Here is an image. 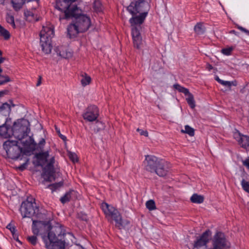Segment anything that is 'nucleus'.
<instances>
[{
	"mask_svg": "<svg viewBox=\"0 0 249 249\" xmlns=\"http://www.w3.org/2000/svg\"><path fill=\"white\" fill-rule=\"evenodd\" d=\"M71 18H72V22L68 26V34L70 38L75 37L79 33L87 31L91 25L90 18L86 14H82V11L79 8L72 11Z\"/></svg>",
	"mask_w": 249,
	"mask_h": 249,
	"instance_id": "nucleus-1",
	"label": "nucleus"
},
{
	"mask_svg": "<svg viewBox=\"0 0 249 249\" xmlns=\"http://www.w3.org/2000/svg\"><path fill=\"white\" fill-rule=\"evenodd\" d=\"M29 123L25 120H22L18 123H15L12 128L13 135L24 146H36L37 144L34 139L28 134L30 131Z\"/></svg>",
	"mask_w": 249,
	"mask_h": 249,
	"instance_id": "nucleus-2",
	"label": "nucleus"
},
{
	"mask_svg": "<svg viewBox=\"0 0 249 249\" xmlns=\"http://www.w3.org/2000/svg\"><path fill=\"white\" fill-rule=\"evenodd\" d=\"M143 161L144 169L151 173H155L160 177L166 176L168 172L167 163L153 155H146Z\"/></svg>",
	"mask_w": 249,
	"mask_h": 249,
	"instance_id": "nucleus-3",
	"label": "nucleus"
},
{
	"mask_svg": "<svg viewBox=\"0 0 249 249\" xmlns=\"http://www.w3.org/2000/svg\"><path fill=\"white\" fill-rule=\"evenodd\" d=\"M54 35V31L52 25L43 26L42 29L40 32V45L42 51L45 54H49L51 52L52 38Z\"/></svg>",
	"mask_w": 249,
	"mask_h": 249,
	"instance_id": "nucleus-4",
	"label": "nucleus"
},
{
	"mask_svg": "<svg viewBox=\"0 0 249 249\" xmlns=\"http://www.w3.org/2000/svg\"><path fill=\"white\" fill-rule=\"evenodd\" d=\"M101 207L108 221L114 220L116 227L119 229L124 227L122 216L117 209L105 202L102 204Z\"/></svg>",
	"mask_w": 249,
	"mask_h": 249,
	"instance_id": "nucleus-5",
	"label": "nucleus"
},
{
	"mask_svg": "<svg viewBox=\"0 0 249 249\" xmlns=\"http://www.w3.org/2000/svg\"><path fill=\"white\" fill-rule=\"evenodd\" d=\"M20 212L23 218L37 217L39 214V208L34 200L31 201L27 199L23 201L20 208Z\"/></svg>",
	"mask_w": 249,
	"mask_h": 249,
	"instance_id": "nucleus-6",
	"label": "nucleus"
},
{
	"mask_svg": "<svg viewBox=\"0 0 249 249\" xmlns=\"http://www.w3.org/2000/svg\"><path fill=\"white\" fill-rule=\"evenodd\" d=\"M3 148L8 157L13 160L18 159L22 153V148L17 141L7 140L3 143Z\"/></svg>",
	"mask_w": 249,
	"mask_h": 249,
	"instance_id": "nucleus-7",
	"label": "nucleus"
},
{
	"mask_svg": "<svg viewBox=\"0 0 249 249\" xmlns=\"http://www.w3.org/2000/svg\"><path fill=\"white\" fill-rule=\"evenodd\" d=\"M43 240L47 249H64L65 243L58 240L55 233L51 231L48 233L47 236H43Z\"/></svg>",
	"mask_w": 249,
	"mask_h": 249,
	"instance_id": "nucleus-8",
	"label": "nucleus"
},
{
	"mask_svg": "<svg viewBox=\"0 0 249 249\" xmlns=\"http://www.w3.org/2000/svg\"><path fill=\"white\" fill-rule=\"evenodd\" d=\"M127 10L132 15L145 13L147 15L149 10V5L147 1L144 0H138L136 2H132L127 6Z\"/></svg>",
	"mask_w": 249,
	"mask_h": 249,
	"instance_id": "nucleus-9",
	"label": "nucleus"
},
{
	"mask_svg": "<svg viewBox=\"0 0 249 249\" xmlns=\"http://www.w3.org/2000/svg\"><path fill=\"white\" fill-rule=\"evenodd\" d=\"M56 8L58 10L64 13V17L62 18L61 16L60 20L62 19H68L71 17L72 11L74 9L76 11L78 8L76 5H71L67 0H59L56 1Z\"/></svg>",
	"mask_w": 249,
	"mask_h": 249,
	"instance_id": "nucleus-10",
	"label": "nucleus"
},
{
	"mask_svg": "<svg viewBox=\"0 0 249 249\" xmlns=\"http://www.w3.org/2000/svg\"><path fill=\"white\" fill-rule=\"evenodd\" d=\"M55 162L54 157H52L50 160L49 162L43 170L42 176L44 179L49 182H51L54 180V168L53 164Z\"/></svg>",
	"mask_w": 249,
	"mask_h": 249,
	"instance_id": "nucleus-11",
	"label": "nucleus"
},
{
	"mask_svg": "<svg viewBox=\"0 0 249 249\" xmlns=\"http://www.w3.org/2000/svg\"><path fill=\"white\" fill-rule=\"evenodd\" d=\"M99 116L98 107L94 105L88 107L85 112L83 114L84 119L89 122L95 121Z\"/></svg>",
	"mask_w": 249,
	"mask_h": 249,
	"instance_id": "nucleus-12",
	"label": "nucleus"
},
{
	"mask_svg": "<svg viewBox=\"0 0 249 249\" xmlns=\"http://www.w3.org/2000/svg\"><path fill=\"white\" fill-rule=\"evenodd\" d=\"M141 27H134L132 28L131 34L133 41L134 46L139 49L142 44V37L140 33Z\"/></svg>",
	"mask_w": 249,
	"mask_h": 249,
	"instance_id": "nucleus-13",
	"label": "nucleus"
},
{
	"mask_svg": "<svg viewBox=\"0 0 249 249\" xmlns=\"http://www.w3.org/2000/svg\"><path fill=\"white\" fill-rule=\"evenodd\" d=\"M211 231L210 230L206 231L197 239L194 244L195 248H200L202 246H206L207 244L209 242L211 236Z\"/></svg>",
	"mask_w": 249,
	"mask_h": 249,
	"instance_id": "nucleus-14",
	"label": "nucleus"
},
{
	"mask_svg": "<svg viewBox=\"0 0 249 249\" xmlns=\"http://www.w3.org/2000/svg\"><path fill=\"white\" fill-rule=\"evenodd\" d=\"M146 16V13H141L139 16L132 15V17L129 19L132 28L136 26H140L141 28V25L143 23Z\"/></svg>",
	"mask_w": 249,
	"mask_h": 249,
	"instance_id": "nucleus-15",
	"label": "nucleus"
},
{
	"mask_svg": "<svg viewBox=\"0 0 249 249\" xmlns=\"http://www.w3.org/2000/svg\"><path fill=\"white\" fill-rule=\"evenodd\" d=\"M239 139L237 140L239 144L243 148L249 151V137L247 135L238 134Z\"/></svg>",
	"mask_w": 249,
	"mask_h": 249,
	"instance_id": "nucleus-16",
	"label": "nucleus"
},
{
	"mask_svg": "<svg viewBox=\"0 0 249 249\" xmlns=\"http://www.w3.org/2000/svg\"><path fill=\"white\" fill-rule=\"evenodd\" d=\"M10 127L5 124L0 126V136L7 138L10 136L8 131Z\"/></svg>",
	"mask_w": 249,
	"mask_h": 249,
	"instance_id": "nucleus-17",
	"label": "nucleus"
},
{
	"mask_svg": "<svg viewBox=\"0 0 249 249\" xmlns=\"http://www.w3.org/2000/svg\"><path fill=\"white\" fill-rule=\"evenodd\" d=\"M192 202L197 204L202 203L204 201V197L202 196L194 194L190 198Z\"/></svg>",
	"mask_w": 249,
	"mask_h": 249,
	"instance_id": "nucleus-18",
	"label": "nucleus"
},
{
	"mask_svg": "<svg viewBox=\"0 0 249 249\" xmlns=\"http://www.w3.org/2000/svg\"><path fill=\"white\" fill-rule=\"evenodd\" d=\"M194 31L197 35H202L205 32V28L202 23L199 22L195 26Z\"/></svg>",
	"mask_w": 249,
	"mask_h": 249,
	"instance_id": "nucleus-19",
	"label": "nucleus"
},
{
	"mask_svg": "<svg viewBox=\"0 0 249 249\" xmlns=\"http://www.w3.org/2000/svg\"><path fill=\"white\" fill-rule=\"evenodd\" d=\"M74 191L71 190L67 192L65 195L60 198V201L62 203L65 204V203L69 202L71 198V195L74 193Z\"/></svg>",
	"mask_w": 249,
	"mask_h": 249,
	"instance_id": "nucleus-20",
	"label": "nucleus"
},
{
	"mask_svg": "<svg viewBox=\"0 0 249 249\" xmlns=\"http://www.w3.org/2000/svg\"><path fill=\"white\" fill-rule=\"evenodd\" d=\"M82 79H81V84L83 86L85 87L89 85L91 81V78L86 73H84L82 75Z\"/></svg>",
	"mask_w": 249,
	"mask_h": 249,
	"instance_id": "nucleus-21",
	"label": "nucleus"
},
{
	"mask_svg": "<svg viewBox=\"0 0 249 249\" xmlns=\"http://www.w3.org/2000/svg\"><path fill=\"white\" fill-rule=\"evenodd\" d=\"M0 35L3 36L5 40L8 39L10 37V33L8 30L4 28L0 25Z\"/></svg>",
	"mask_w": 249,
	"mask_h": 249,
	"instance_id": "nucleus-22",
	"label": "nucleus"
},
{
	"mask_svg": "<svg viewBox=\"0 0 249 249\" xmlns=\"http://www.w3.org/2000/svg\"><path fill=\"white\" fill-rule=\"evenodd\" d=\"M175 89L178 90L180 92L183 93L185 95H187L189 93V91L187 89H186L178 84H175L173 85Z\"/></svg>",
	"mask_w": 249,
	"mask_h": 249,
	"instance_id": "nucleus-23",
	"label": "nucleus"
},
{
	"mask_svg": "<svg viewBox=\"0 0 249 249\" xmlns=\"http://www.w3.org/2000/svg\"><path fill=\"white\" fill-rule=\"evenodd\" d=\"M49 157V153L48 151L44 152L39 153L36 154V158L39 160L44 161L46 162L47 161V158Z\"/></svg>",
	"mask_w": 249,
	"mask_h": 249,
	"instance_id": "nucleus-24",
	"label": "nucleus"
},
{
	"mask_svg": "<svg viewBox=\"0 0 249 249\" xmlns=\"http://www.w3.org/2000/svg\"><path fill=\"white\" fill-rule=\"evenodd\" d=\"M187 95L188 96V97L186 98L187 103L192 108H194L195 107L196 105L193 95L189 92V93Z\"/></svg>",
	"mask_w": 249,
	"mask_h": 249,
	"instance_id": "nucleus-25",
	"label": "nucleus"
},
{
	"mask_svg": "<svg viewBox=\"0 0 249 249\" xmlns=\"http://www.w3.org/2000/svg\"><path fill=\"white\" fill-rule=\"evenodd\" d=\"M6 20L7 22L11 24L14 28H16L14 16L10 13H7L6 16Z\"/></svg>",
	"mask_w": 249,
	"mask_h": 249,
	"instance_id": "nucleus-26",
	"label": "nucleus"
},
{
	"mask_svg": "<svg viewBox=\"0 0 249 249\" xmlns=\"http://www.w3.org/2000/svg\"><path fill=\"white\" fill-rule=\"evenodd\" d=\"M181 132L183 133L188 134L190 136H193L195 134L194 129L188 125H185V129H182Z\"/></svg>",
	"mask_w": 249,
	"mask_h": 249,
	"instance_id": "nucleus-27",
	"label": "nucleus"
},
{
	"mask_svg": "<svg viewBox=\"0 0 249 249\" xmlns=\"http://www.w3.org/2000/svg\"><path fill=\"white\" fill-rule=\"evenodd\" d=\"M11 111V107L10 105L7 103L3 104L0 106V112L2 113L5 111L6 113H9Z\"/></svg>",
	"mask_w": 249,
	"mask_h": 249,
	"instance_id": "nucleus-28",
	"label": "nucleus"
},
{
	"mask_svg": "<svg viewBox=\"0 0 249 249\" xmlns=\"http://www.w3.org/2000/svg\"><path fill=\"white\" fill-rule=\"evenodd\" d=\"M146 207L149 211H153L156 209L155 201L153 200H149L146 202Z\"/></svg>",
	"mask_w": 249,
	"mask_h": 249,
	"instance_id": "nucleus-29",
	"label": "nucleus"
},
{
	"mask_svg": "<svg viewBox=\"0 0 249 249\" xmlns=\"http://www.w3.org/2000/svg\"><path fill=\"white\" fill-rule=\"evenodd\" d=\"M241 184L244 190L249 193V182L243 178L241 180Z\"/></svg>",
	"mask_w": 249,
	"mask_h": 249,
	"instance_id": "nucleus-30",
	"label": "nucleus"
},
{
	"mask_svg": "<svg viewBox=\"0 0 249 249\" xmlns=\"http://www.w3.org/2000/svg\"><path fill=\"white\" fill-rule=\"evenodd\" d=\"M27 239L32 245H36L37 242V239L36 235L30 236L27 237Z\"/></svg>",
	"mask_w": 249,
	"mask_h": 249,
	"instance_id": "nucleus-31",
	"label": "nucleus"
},
{
	"mask_svg": "<svg viewBox=\"0 0 249 249\" xmlns=\"http://www.w3.org/2000/svg\"><path fill=\"white\" fill-rule=\"evenodd\" d=\"M93 8L96 12L101 11V3L99 0H95L93 3Z\"/></svg>",
	"mask_w": 249,
	"mask_h": 249,
	"instance_id": "nucleus-32",
	"label": "nucleus"
},
{
	"mask_svg": "<svg viewBox=\"0 0 249 249\" xmlns=\"http://www.w3.org/2000/svg\"><path fill=\"white\" fill-rule=\"evenodd\" d=\"M9 81H10V79L8 76H4L0 74V85H3Z\"/></svg>",
	"mask_w": 249,
	"mask_h": 249,
	"instance_id": "nucleus-33",
	"label": "nucleus"
},
{
	"mask_svg": "<svg viewBox=\"0 0 249 249\" xmlns=\"http://www.w3.org/2000/svg\"><path fill=\"white\" fill-rule=\"evenodd\" d=\"M56 50V52L57 53V54L61 56L62 57H63V58H68L69 57H70L71 56V53H67L66 54L64 53V52H61L60 51H59L58 50V48H56L55 49Z\"/></svg>",
	"mask_w": 249,
	"mask_h": 249,
	"instance_id": "nucleus-34",
	"label": "nucleus"
},
{
	"mask_svg": "<svg viewBox=\"0 0 249 249\" xmlns=\"http://www.w3.org/2000/svg\"><path fill=\"white\" fill-rule=\"evenodd\" d=\"M61 185L62 183H54L49 185V187L52 190V191H54Z\"/></svg>",
	"mask_w": 249,
	"mask_h": 249,
	"instance_id": "nucleus-35",
	"label": "nucleus"
},
{
	"mask_svg": "<svg viewBox=\"0 0 249 249\" xmlns=\"http://www.w3.org/2000/svg\"><path fill=\"white\" fill-rule=\"evenodd\" d=\"M233 50L232 47H229L227 48H224L222 50L221 52L222 53L227 55H230L231 53V52Z\"/></svg>",
	"mask_w": 249,
	"mask_h": 249,
	"instance_id": "nucleus-36",
	"label": "nucleus"
},
{
	"mask_svg": "<svg viewBox=\"0 0 249 249\" xmlns=\"http://www.w3.org/2000/svg\"><path fill=\"white\" fill-rule=\"evenodd\" d=\"M45 140L44 138H41L38 144V147L40 150L43 148V146L45 145Z\"/></svg>",
	"mask_w": 249,
	"mask_h": 249,
	"instance_id": "nucleus-37",
	"label": "nucleus"
},
{
	"mask_svg": "<svg viewBox=\"0 0 249 249\" xmlns=\"http://www.w3.org/2000/svg\"><path fill=\"white\" fill-rule=\"evenodd\" d=\"M6 228L9 229L13 234H14L16 231L15 228L10 223L7 225Z\"/></svg>",
	"mask_w": 249,
	"mask_h": 249,
	"instance_id": "nucleus-38",
	"label": "nucleus"
},
{
	"mask_svg": "<svg viewBox=\"0 0 249 249\" xmlns=\"http://www.w3.org/2000/svg\"><path fill=\"white\" fill-rule=\"evenodd\" d=\"M220 84H221V85H222L223 86L229 87V88L231 87V84L230 81H224L222 80H221V81L220 82Z\"/></svg>",
	"mask_w": 249,
	"mask_h": 249,
	"instance_id": "nucleus-39",
	"label": "nucleus"
},
{
	"mask_svg": "<svg viewBox=\"0 0 249 249\" xmlns=\"http://www.w3.org/2000/svg\"><path fill=\"white\" fill-rule=\"evenodd\" d=\"M237 28L243 32L245 33L247 35L249 36V31L247 30L246 28L240 26L239 25L237 26Z\"/></svg>",
	"mask_w": 249,
	"mask_h": 249,
	"instance_id": "nucleus-40",
	"label": "nucleus"
},
{
	"mask_svg": "<svg viewBox=\"0 0 249 249\" xmlns=\"http://www.w3.org/2000/svg\"><path fill=\"white\" fill-rule=\"evenodd\" d=\"M36 222V221L33 220V225H35V223ZM32 231H33V232L34 233V234H36V235H37L39 232L38 229L35 228L34 225H33Z\"/></svg>",
	"mask_w": 249,
	"mask_h": 249,
	"instance_id": "nucleus-41",
	"label": "nucleus"
},
{
	"mask_svg": "<svg viewBox=\"0 0 249 249\" xmlns=\"http://www.w3.org/2000/svg\"><path fill=\"white\" fill-rule=\"evenodd\" d=\"M137 131H140V134L141 135H143V136H145L146 137H147L148 135V133L147 131H144V130H140L139 128L137 129Z\"/></svg>",
	"mask_w": 249,
	"mask_h": 249,
	"instance_id": "nucleus-42",
	"label": "nucleus"
},
{
	"mask_svg": "<svg viewBox=\"0 0 249 249\" xmlns=\"http://www.w3.org/2000/svg\"><path fill=\"white\" fill-rule=\"evenodd\" d=\"M68 235L70 236V239L72 243H74L75 242V238L74 236H73V234L71 233H68Z\"/></svg>",
	"mask_w": 249,
	"mask_h": 249,
	"instance_id": "nucleus-43",
	"label": "nucleus"
},
{
	"mask_svg": "<svg viewBox=\"0 0 249 249\" xmlns=\"http://www.w3.org/2000/svg\"><path fill=\"white\" fill-rule=\"evenodd\" d=\"M243 164L249 169V158L243 161Z\"/></svg>",
	"mask_w": 249,
	"mask_h": 249,
	"instance_id": "nucleus-44",
	"label": "nucleus"
},
{
	"mask_svg": "<svg viewBox=\"0 0 249 249\" xmlns=\"http://www.w3.org/2000/svg\"><path fill=\"white\" fill-rule=\"evenodd\" d=\"M70 158L73 161H77V157L76 155L72 154H71L70 155Z\"/></svg>",
	"mask_w": 249,
	"mask_h": 249,
	"instance_id": "nucleus-45",
	"label": "nucleus"
},
{
	"mask_svg": "<svg viewBox=\"0 0 249 249\" xmlns=\"http://www.w3.org/2000/svg\"><path fill=\"white\" fill-rule=\"evenodd\" d=\"M206 68L208 69V70L210 71L211 70H212L213 69V67L212 65H211L210 64H207Z\"/></svg>",
	"mask_w": 249,
	"mask_h": 249,
	"instance_id": "nucleus-46",
	"label": "nucleus"
},
{
	"mask_svg": "<svg viewBox=\"0 0 249 249\" xmlns=\"http://www.w3.org/2000/svg\"><path fill=\"white\" fill-rule=\"evenodd\" d=\"M59 136L61 138V139H62L63 141H66V140L67 138L64 135H63L62 134H60V135H59Z\"/></svg>",
	"mask_w": 249,
	"mask_h": 249,
	"instance_id": "nucleus-47",
	"label": "nucleus"
},
{
	"mask_svg": "<svg viewBox=\"0 0 249 249\" xmlns=\"http://www.w3.org/2000/svg\"><path fill=\"white\" fill-rule=\"evenodd\" d=\"M230 34H234L236 36H238V33H237V32H236L235 30H231L230 32Z\"/></svg>",
	"mask_w": 249,
	"mask_h": 249,
	"instance_id": "nucleus-48",
	"label": "nucleus"
},
{
	"mask_svg": "<svg viewBox=\"0 0 249 249\" xmlns=\"http://www.w3.org/2000/svg\"><path fill=\"white\" fill-rule=\"evenodd\" d=\"M215 80H216L219 83H220L221 81V79H220L217 75L215 76Z\"/></svg>",
	"mask_w": 249,
	"mask_h": 249,
	"instance_id": "nucleus-49",
	"label": "nucleus"
},
{
	"mask_svg": "<svg viewBox=\"0 0 249 249\" xmlns=\"http://www.w3.org/2000/svg\"><path fill=\"white\" fill-rule=\"evenodd\" d=\"M19 169L21 170H23L25 169V164L21 165L19 167Z\"/></svg>",
	"mask_w": 249,
	"mask_h": 249,
	"instance_id": "nucleus-50",
	"label": "nucleus"
},
{
	"mask_svg": "<svg viewBox=\"0 0 249 249\" xmlns=\"http://www.w3.org/2000/svg\"><path fill=\"white\" fill-rule=\"evenodd\" d=\"M41 84V77H39V79L36 83V86H39Z\"/></svg>",
	"mask_w": 249,
	"mask_h": 249,
	"instance_id": "nucleus-51",
	"label": "nucleus"
},
{
	"mask_svg": "<svg viewBox=\"0 0 249 249\" xmlns=\"http://www.w3.org/2000/svg\"><path fill=\"white\" fill-rule=\"evenodd\" d=\"M55 130H56V131L57 132V134L58 135H60V131L59 130V129H58L57 127L55 126Z\"/></svg>",
	"mask_w": 249,
	"mask_h": 249,
	"instance_id": "nucleus-52",
	"label": "nucleus"
},
{
	"mask_svg": "<svg viewBox=\"0 0 249 249\" xmlns=\"http://www.w3.org/2000/svg\"><path fill=\"white\" fill-rule=\"evenodd\" d=\"M5 94L4 91H0V96H3Z\"/></svg>",
	"mask_w": 249,
	"mask_h": 249,
	"instance_id": "nucleus-53",
	"label": "nucleus"
},
{
	"mask_svg": "<svg viewBox=\"0 0 249 249\" xmlns=\"http://www.w3.org/2000/svg\"><path fill=\"white\" fill-rule=\"evenodd\" d=\"M68 2H69L71 4L73 1H75V0H67Z\"/></svg>",
	"mask_w": 249,
	"mask_h": 249,
	"instance_id": "nucleus-54",
	"label": "nucleus"
},
{
	"mask_svg": "<svg viewBox=\"0 0 249 249\" xmlns=\"http://www.w3.org/2000/svg\"><path fill=\"white\" fill-rule=\"evenodd\" d=\"M1 4L3 5H4L5 3H4V0H2L1 1Z\"/></svg>",
	"mask_w": 249,
	"mask_h": 249,
	"instance_id": "nucleus-55",
	"label": "nucleus"
},
{
	"mask_svg": "<svg viewBox=\"0 0 249 249\" xmlns=\"http://www.w3.org/2000/svg\"><path fill=\"white\" fill-rule=\"evenodd\" d=\"M2 55V52L0 50V55Z\"/></svg>",
	"mask_w": 249,
	"mask_h": 249,
	"instance_id": "nucleus-56",
	"label": "nucleus"
}]
</instances>
